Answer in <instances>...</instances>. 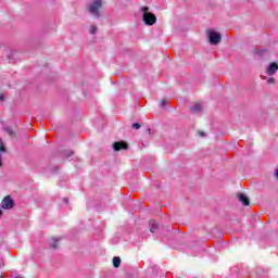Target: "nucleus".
Here are the masks:
<instances>
[{"mask_svg":"<svg viewBox=\"0 0 278 278\" xmlns=\"http://www.w3.org/2000/svg\"><path fill=\"white\" fill-rule=\"evenodd\" d=\"M149 224H150L151 233H155V231H157V227H159L157 222L151 219Z\"/></svg>","mask_w":278,"mask_h":278,"instance_id":"8","label":"nucleus"},{"mask_svg":"<svg viewBox=\"0 0 278 278\" xmlns=\"http://www.w3.org/2000/svg\"><path fill=\"white\" fill-rule=\"evenodd\" d=\"M267 84H275V78H269V79L267 80Z\"/></svg>","mask_w":278,"mask_h":278,"instance_id":"15","label":"nucleus"},{"mask_svg":"<svg viewBox=\"0 0 278 278\" xmlns=\"http://www.w3.org/2000/svg\"><path fill=\"white\" fill-rule=\"evenodd\" d=\"M2 210H12L14 207V200H12V197L7 195L1 202Z\"/></svg>","mask_w":278,"mask_h":278,"instance_id":"4","label":"nucleus"},{"mask_svg":"<svg viewBox=\"0 0 278 278\" xmlns=\"http://www.w3.org/2000/svg\"><path fill=\"white\" fill-rule=\"evenodd\" d=\"M199 136H205V132H203V131H199Z\"/></svg>","mask_w":278,"mask_h":278,"instance_id":"17","label":"nucleus"},{"mask_svg":"<svg viewBox=\"0 0 278 278\" xmlns=\"http://www.w3.org/2000/svg\"><path fill=\"white\" fill-rule=\"evenodd\" d=\"M64 202H65V203H68V199L65 198V199H64Z\"/></svg>","mask_w":278,"mask_h":278,"instance_id":"19","label":"nucleus"},{"mask_svg":"<svg viewBox=\"0 0 278 278\" xmlns=\"http://www.w3.org/2000/svg\"><path fill=\"white\" fill-rule=\"evenodd\" d=\"M71 155H73V151L68 152L67 157H71Z\"/></svg>","mask_w":278,"mask_h":278,"instance_id":"18","label":"nucleus"},{"mask_svg":"<svg viewBox=\"0 0 278 278\" xmlns=\"http://www.w3.org/2000/svg\"><path fill=\"white\" fill-rule=\"evenodd\" d=\"M10 134L12 135V134H14V132L11 130Z\"/></svg>","mask_w":278,"mask_h":278,"instance_id":"22","label":"nucleus"},{"mask_svg":"<svg viewBox=\"0 0 278 278\" xmlns=\"http://www.w3.org/2000/svg\"><path fill=\"white\" fill-rule=\"evenodd\" d=\"M0 278H4L3 276H0Z\"/></svg>","mask_w":278,"mask_h":278,"instance_id":"23","label":"nucleus"},{"mask_svg":"<svg viewBox=\"0 0 278 278\" xmlns=\"http://www.w3.org/2000/svg\"><path fill=\"white\" fill-rule=\"evenodd\" d=\"M113 266L114 268H118L121 266V257L118 256L113 257Z\"/></svg>","mask_w":278,"mask_h":278,"instance_id":"10","label":"nucleus"},{"mask_svg":"<svg viewBox=\"0 0 278 278\" xmlns=\"http://www.w3.org/2000/svg\"><path fill=\"white\" fill-rule=\"evenodd\" d=\"M278 72V64L276 62H273L268 65L267 67V71H266V74L269 76V77H273V75H275V73Z\"/></svg>","mask_w":278,"mask_h":278,"instance_id":"6","label":"nucleus"},{"mask_svg":"<svg viewBox=\"0 0 278 278\" xmlns=\"http://www.w3.org/2000/svg\"><path fill=\"white\" fill-rule=\"evenodd\" d=\"M166 105H168V100L164 99L161 102V108H166Z\"/></svg>","mask_w":278,"mask_h":278,"instance_id":"13","label":"nucleus"},{"mask_svg":"<svg viewBox=\"0 0 278 278\" xmlns=\"http://www.w3.org/2000/svg\"><path fill=\"white\" fill-rule=\"evenodd\" d=\"M56 242H58L56 239H52V242L50 243L52 249H58V243Z\"/></svg>","mask_w":278,"mask_h":278,"instance_id":"12","label":"nucleus"},{"mask_svg":"<svg viewBox=\"0 0 278 278\" xmlns=\"http://www.w3.org/2000/svg\"><path fill=\"white\" fill-rule=\"evenodd\" d=\"M1 214H3V212L0 210V216H1Z\"/></svg>","mask_w":278,"mask_h":278,"instance_id":"20","label":"nucleus"},{"mask_svg":"<svg viewBox=\"0 0 278 278\" xmlns=\"http://www.w3.org/2000/svg\"><path fill=\"white\" fill-rule=\"evenodd\" d=\"M102 7L103 2L101 0H93V2L88 7V11L97 18H100L101 12H99V10H101Z\"/></svg>","mask_w":278,"mask_h":278,"instance_id":"2","label":"nucleus"},{"mask_svg":"<svg viewBox=\"0 0 278 278\" xmlns=\"http://www.w3.org/2000/svg\"><path fill=\"white\" fill-rule=\"evenodd\" d=\"M5 100V96L3 93H0V101H4Z\"/></svg>","mask_w":278,"mask_h":278,"instance_id":"16","label":"nucleus"},{"mask_svg":"<svg viewBox=\"0 0 278 278\" xmlns=\"http://www.w3.org/2000/svg\"><path fill=\"white\" fill-rule=\"evenodd\" d=\"M15 278H23V277H21V276H17V277H15Z\"/></svg>","mask_w":278,"mask_h":278,"instance_id":"21","label":"nucleus"},{"mask_svg":"<svg viewBox=\"0 0 278 278\" xmlns=\"http://www.w3.org/2000/svg\"><path fill=\"white\" fill-rule=\"evenodd\" d=\"M114 151H127L129 149V144L125 141H117L113 143Z\"/></svg>","mask_w":278,"mask_h":278,"instance_id":"5","label":"nucleus"},{"mask_svg":"<svg viewBox=\"0 0 278 278\" xmlns=\"http://www.w3.org/2000/svg\"><path fill=\"white\" fill-rule=\"evenodd\" d=\"M97 30H98L97 26L91 25L89 29V34H97Z\"/></svg>","mask_w":278,"mask_h":278,"instance_id":"11","label":"nucleus"},{"mask_svg":"<svg viewBox=\"0 0 278 278\" xmlns=\"http://www.w3.org/2000/svg\"><path fill=\"white\" fill-rule=\"evenodd\" d=\"M201 110H203V105L201 103H195L192 108H191V112L197 113V112H201Z\"/></svg>","mask_w":278,"mask_h":278,"instance_id":"9","label":"nucleus"},{"mask_svg":"<svg viewBox=\"0 0 278 278\" xmlns=\"http://www.w3.org/2000/svg\"><path fill=\"white\" fill-rule=\"evenodd\" d=\"M132 129H140V124L139 123H134L132 124Z\"/></svg>","mask_w":278,"mask_h":278,"instance_id":"14","label":"nucleus"},{"mask_svg":"<svg viewBox=\"0 0 278 278\" xmlns=\"http://www.w3.org/2000/svg\"><path fill=\"white\" fill-rule=\"evenodd\" d=\"M239 201L243 204V205H249V198L247 195H244V193H240L238 195Z\"/></svg>","mask_w":278,"mask_h":278,"instance_id":"7","label":"nucleus"},{"mask_svg":"<svg viewBox=\"0 0 278 278\" xmlns=\"http://www.w3.org/2000/svg\"><path fill=\"white\" fill-rule=\"evenodd\" d=\"M141 12H143V22L146 23V25L151 26L157 23V17L155 16V14L149 12L148 7L141 8Z\"/></svg>","mask_w":278,"mask_h":278,"instance_id":"1","label":"nucleus"},{"mask_svg":"<svg viewBox=\"0 0 278 278\" xmlns=\"http://www.w3.org/2000/svg\"><path fill=\"white\" fill-rule=\"evenodd\" d=\"M206 34L208 36V40L212 45H218V42H220L222 40V36H220V33H216L214 30H206Z\"/></svg>","mask_w":278,"mask_h":278,"instance_id":"3","label":"nucleus"}]
</instances>
